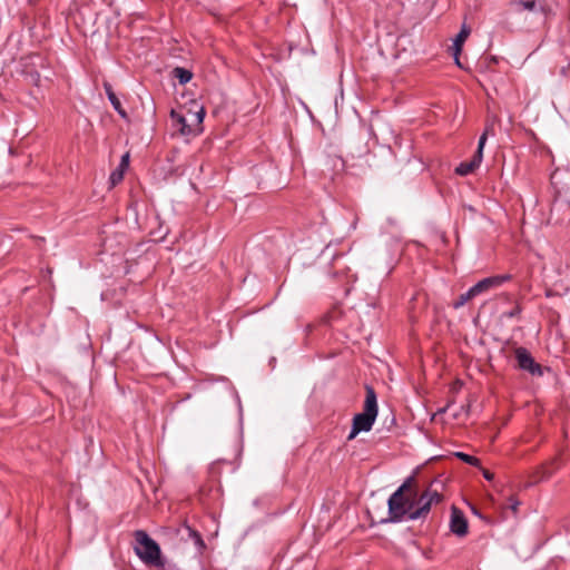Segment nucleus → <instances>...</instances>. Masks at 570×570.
Returning <instances> with one entry per match:
<instances>
[{"label": "nucleus", "instance_id": "f257e3e1", "mask_svg": "<svg viewBox=\"0 0 570 570\" xmlns=\"http://www.w3.org/2000/svg\"><path fill=\"white\" fill-rule=\"evenodd\" d=\"M416 498L415 479L409 476L389 498V521L396 523L404 519L410 520V514L415 510Z\"/></svg>", "mask_w": 570, "mask_h": 570}, {"label": "nucleus", "instance_id": "f03ea898", "mask_svg": "<svg viewBox=\"0 0 570 570\" xmlns=\"http://www.w3.org/2000/svg\"><path fill=\"white\" fill-rule=\"evenodd\" d=\"M365 401L363 412L357 413L353 419L352 430L348 440H353L361 432H368L377 416V399L374 389L370 385L365 386Z\"/></svg>", "mask_w": 570, "mask_h": 570}, {"label": "nucleus", "instance_id": "7ed1b4c3", "mask_svg": "<svg viewBox=\"0 0 570 570\" xmlns=\"http://www.w3.org/2000/svg\"><path fill=\"white\" fill-rule=\"evenodd\" d=\"M204 117L205 111L203 108L197 111H191L189 109H171L170 111L171 127L175 134H179L181 136H195L199 134Z\"/></svg>", "mask_w": 570, "mask_h": 570}, {"label": "nucleus", "instance_id": "20e7f679", "mask_svg": "<svg viewBox=\"0 0 570 570\" xmlns=\"http://www.w3.org/2000/svg\"><path fill=\"white\" fill-rule=\"evenodd\" d=\"M134 537V550L139 559L146 564L160 566V548L158 543L144 530L135 531Z\"/></svg>", "mask_w": 570, "mask_h": 570}, {"label": "nucleus", "instance_id": "39448f33", "mask_svg": "<svg viewBox=\"0 0 570 570\" xmlns=\"http://www.w3.org/2000/svg\"><path fill=\"white\" fill-rule=\"evenodd\" d=\"M442 501V495L432 489H426L421 494L417 492L416 508L410 514V520H419L425 518L431 510L432 504H438Z\"/></svg>", "mask_w": 570, "mask_h": 570}, {"label": "nucleus", "instance_id": "423d86ee", "mask_svg": "<svg viewBox=\"0 0 570 570\" xmlns=\"http://www.w3.org/2000/svg\"><path fill=\"white\" fill-rule=\"evenodd\" d=\"M517 368L530 374L531 376H542L543 367L539 364L531 353L523 346L514 350Z\"/></svg>", "mask_w": 570, "mask_h": 570}, {"label": "nucleus", "instance_id": "0eeeda50", "mask_svg": "<svg viewBox=\"0 0 570 570\" xmlns=\"http://www.w3.org/2000/svg\"><path fill=\"white\" fill-rule=\"evenodd\" d=\"M488 137V129L484 130V132L480 136L479 142H478V149L469 161H462L456 168L455 174L459 176H468L472 174L476 168L480 167L482 159H483V148L487 142Z\"/></svg>", "mask_w": 570, "mask_h": 570}, {"label": "nucleus", "instance_id": "6e6552de", "mask_svg": "<svg viewBox=\"0 0 570 570\" xmlns=\"http://www.w3.org/2000/svg\"><path fill=\"white\" fill-rule=\"evenodd\" d=\"M512 276L510 274L503 275H494L490 277H485L479 281L475 285L470 287V294L475 297L490 292L491 289L500 287L505 282L511 281Z\"/></svg>", "mask_w": 570, "mask_h": 570}, {"label": "nucleus", "instance_id": "1a4fd4ad", "mask_svg": "<svg viewBox=\"0 0 570 570\" xmlns=\"http://www.w3.org/2000/svg\"><path fill=\"white\" fill-rule=\"evenodd\" d=\"M563 465L561 455H556L549 462L540 465L533 472L531 484L548 480L556 471Z\"/></svg>", "mask_w": 570, "mask_h": 570}, {"label": "nucleus", "instance_id": "9d476101", "mask_svg": "<svg viewBox=\"0 0 570 570\" xmlns=\"http://www.w3.org/2000/svg\"><path fill=\"white\" fill-rule=\"evenodd\" d=\"M450 529L459 537H464L468 533V520L456 508H453L451 513Z\"/></svg>", "mask_w": 570, "mask_h": 570}, {"label": "nucleus", "instance_id": "9b49d317", "mask_svg": "<svg viewBox=\"0 0 570 570\" xmlns=\"http://www.w3.org/2000/svg\"><path fill=\"white\" fill-rule=\"evenodd\" d=\"M104 89H105V92H106V95L108 97V100L110 101L111 106L117 111V114L122 119H128L127 111L122 108V105H121L119 98L116 96V94L112 90L111 85L108 81L104 82Z\"/></svg>", "mask_w": 570, "mask_h": 570}, {"label": "nucleus", "instance_id": "f8f14e48", "mask_svg": "<svg viewBox=\"0 0 570 570\" xmlns=\"http://www.w3.org/2000/svg\"><path fill=\"white\" fill-rule=\"evenodd\" d=\"M509 7L513 12L520 13L525 10L537 11L538 3L535 0H511Z\"/></svg>", "mask_w": 570, "mask_h": 570}, {"label": "nucleus", "instance_id": "ddd939ff", "mask_svg": "<svg viewBox=\"0 0 570 570\" xmlns=\"http://www.w3.org/2000/svg\"><path fill=\"white\" fill-rule=\"evenodd\" d=\"M469 35H470V29L465 24H463L454 40L453 48H454L455 62L458 66H461L458 55L461 52L462 45L465 41V39L469 37Z\"/></svg>", "mask_w": 570, "mask_h": 570}, {"label": "nucleus", "instance_id": "4468645a", "mask_svg": "<svg viewBox=\"0 0 570 570\" xmlns=\"http://www.w3.org/2000/svg\"><path fill=\"white\" fill-rule=\"evenodd\" d=\"M326 166L331 167V169L333 171V176H332L333 179L335 176L342 174L345 170L344 159L341 156H336V155L327 157Z\"/></svg>", "mask_w": 570, "mask_h": 570}, {"label": "nucleus", "instance_id": "2eb2a0df", "mask_svg": "<svg viewBox=\"0 0 570 570\" xmlns=\"http://www.w3.org/2000/svg\"><path fill=\"white\" fill-rule=\"evenodd\" d=\"M551 213H562V220L570 222V200H558L553 204Z\"/></svg>", "mask_w": 570, "mask_h": 570}, {"label": "nucleus", "instance_id": "dca6fc26", "mask_svg": "<svg viewBox=\"0 0 570 570\" xmlns=\"http://www.w3.org/2000/svg\"><path fill=\"white\" fill-rule=\"evenodd\" d=\"M173 75L176 79H178L180 85H185L190 81L193 73L188 69L176 67L173 70Z\"/></svg>", "mask_w": 570, "mask_h": 570}, {"label": "nucleus", "instance_id": "f3484780", "mask_svg": "<svg viewBox=\"0 0 570 570\" xmlns=\"http://www.w3.org/2000/svg\"><path fill=\"white\" fill-rule=\"evenodd\" d=\"M454 455L460 459L461 461L470 464V465H473V466H481V462L478 458L473 456V455H470V454H466L464 452H455Z\"/></svg>", "mask_w": 570, "mask_h": 570}, {"label": "nucleus", "instance_id": "a211bd4d", "mask_svg": "<svg viewBox=\"0 0 570 570\" xmlns=\"http://www.w3.org/2000/svg\"><path fill=\"white\" fill-rule=\"evenodd\" d=\"M473 298H474V296L472 294H470V288H469L465 293L461 294L458 297V299L453 303V307L460 308Z\"/></svg>", "mask_w": 570, "mask_h": 570}, {"label": "nucleus", "instance_id": "6ab92c4d", "mask_svg": "<svg viewBox=\"0 0 570 570\" xmlns=\"http://www.w3.org/2000/svg\"><path fill=\"white\" fill-rule=\"evenodd\" d=\"M521 306L517 304L511 311L504 312L503 316L508 318H513L520 315L521 313Z\"/></svg>", "mask_w": 570, "mask_h": 570}, {"label": "nucleus", "instance_id": "aec40b11", "mask_svg": "<svg viewBox=\"0 0 570 570\" xmlns=\"http://www.w3.org/2000/svg\"><path fill=\"white\" fill-rule=\"evenodd\" d=\"M122 179V170L119 169V170H116L114 171L111 175H110V180L112 183V185L117 184L118 181H120Z\"/></svg>", "mask_w": 570, "mask_h": 570}, {"label": "nucleus", "instance_id": "412c9836", "mask_svg": "<svg viewBox=\"0 0 570 570\" xmlns=\"http://www.w3.org/2000/svg\"><path fill=\"white\" fill-rule=\"evenodd\" d=\"M537 10L543 14H548L550 12V7L547 3H539Z\"/></svg>", "mask_w": 570, "mask_h": 570}, {"label": "nucleus", "instance_id": "4be33fe9", "mask_svg": "<svg viewBox=\"0 0 570 570\" xmlns=\"http://www.w3.org/2000/svg\"><path fill=\"white\" fill-rule=\"evenodd\" d=\"M190 534L193 535V538L195 539V542L197 544L204 546V541L202 539V535L198 532L190 530Z\"/></svg>", "mask_w": 570, "mask_h": 570}, {"label": "nucleus", "instance_id": "5701e85b", "mask_svg": "<svg viewBox=\"0 0 570 570\" xmlns=\"http://www.w3.org/2000/svg\"><path fill=\"white\" fill-rule=\"evenodd\" d=\"M128 163H129V155L126 154L121 157V161H120V165H119V169L122 170V168H127L128 167Z\"/></svg>", "mask_w": 570, "mask_h": 570}, {"label": "nucleus", "instance_id": "b1692460", "mask_svg": "<svg viewBox=\"0 0 570 570\" xmlns=\"http://www.w3.org/2000/svg\"><path fill=\"white\" fill-rule=\"evenodd\" d=\"M482 474H483L484 479H487L488 481H492L494 478V474L485 469H482Z\"/></svg>", "mask_w": 570, "mask_h": 570}, {"label": "nucleus", "instance_id": "393cba45", "mask_svg": "<svg viewBox=\"0 0 570 570\" xmlns=\"http://www.w3.org/2000/svg\"><path fill=\"white\" fill-rule=\"evenodd\" d=\"M520 502L514 499V498H510V508L515 512L518 510V507H519Z\"/></svg>", "mask_w": 570, "mask_h": 570}, {"label": "nucleus", "instance_id": "a878e982", "mask_svg": "<svg viewBox=\"0 0 570 570\" xmlns=\"http://www.w3.org/2000/svg\"><path fill=\"white\" fill-rule=\"evenodd\" d=\"M31 77V81L35 83V85H38L39 83V80H40V77L38 73H35V75H30Z\"/></svg>", "mask_w": 570, "mask_h": 570}]
</instances>
